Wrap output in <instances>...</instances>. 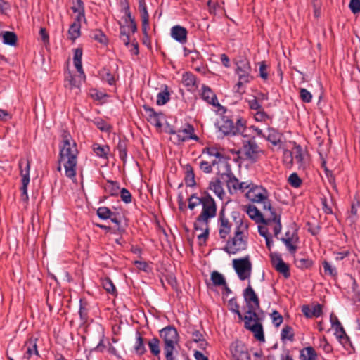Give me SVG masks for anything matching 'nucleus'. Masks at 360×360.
<instances>
[{"label":"nucleus","mask_w":360,"mask_h":360,"mask_svg":"<svg viewBox=\"0 0 360 360\" xmlns=\"http://www.w3.org/2000/svg\"><path fill=\"white\" fill-rule=\"evenodd\" d=\"M247 198L253 202L261 203L262 210L269 220H277L278 224L274 227V233L276 237L281 233L282 225L281 222V213L271 206V201L269 199V192L262 186L252 184L250 188L245 194Z\"/></svg>","instance_id":"1"},{"label":"nucleus","mask_w":360,"mask_h":360,"mask_svg":"<svg viewBox=\"0 0 360 360\" xmlns=\"http://www.w3.org/2000/svg\"><path fill=\"white\" fill-rule=\"evenodd\" d=\"M202 98L207 103L212 105L213 106H220L218 102L216 94L212 91V89L207 86H202Z\"/></svg>","instance_id":"24"},{"label":"nucleus","mask_w":360,"mask_h":360,"mask_svg":"<svg viewBox=\"0 0 360 360\" xmlns=\"http://www.w3.org/2000/svg\"><path fill=\"white\" fill-rule=\"evenodd\" d=\"M81 25L77 22H72L68 30V38L72 41L77 39L81 34Z\"/></svg>","instance_id":"35"},{"label":"nucleus","mask_w":360,"mask_h":360,"mask_svg":"<svg viewBox=\"0 0 360 360\" xmlns=\"http://www.w3.org/2000/svg\"><path fill=\"white\" fill-rule=\"evenodd\" d=\"M199 167L205 173L209 174L212 171V167L208 160H202L199 164Z\"/></svg>","instance_id":"62"},{"label":"nucleus","mask_w":360,"mask_h":360,"mask_svg":"<svg viewBox=\"0 0 360 360\" xmlns=\"http://www.w3.org/2000/svg\"><path fill=\"white\" fill-rule=\"evenodd\" d=\"M292 157L299 169H304L307 164V160L300 146L296 145L292 149Z\"/></svg>","instance_id":"21"},{"label":"nucleus","mask_w":360,"mask_h":360,"mask_svg":"<svg viewBox=\"0 0 360 360\" xmlns=\"http://www.w3.org/2000/svg\"><path fill=\"white\" fill-rule=\"evenodd\" d=\"M149 349L153 355L158 356L160 353V340L157 338H153L148 342Z\"/></svg>","instance_id":"39"},{"label":"nucleus","mask_w":360,"mask_h":360,"mask_svg":"<svg viewBox=\"0 0 360 360\" xmlns=\"http://www.w3.org/2000/svg\"><path fill=\"white\" fill-rule=\"evenodd\" d=\"M255 119L257 122H266L270 119V117L264 111L263 109L257 111L255 114Z\"/></svg>","instance_id":"63"},{"label":"nucleus","mask_w":360,"mask_h":360,"mask_svg":"<svg viewBox=\"0 0 360 360\" xmlns=\"http://www.w3.org/2000/svg\"><path fill=\"white\" fill-rule=\"evenodd\" d=\"M302 312L307 318L319 317L322 314V306L319 304L312 305H304Z\"/></svg>","instance_id":"23"},{"label":"nucleus","mask_w":360,"mask_h":360,"mask_svg":"<svg viewBox=\"0 0 360 360\" xmlns=\"http://www.w3.org/2000/svg\"><path fill=\"white\" fill-rule=\"evenodd\" d=\"M202 211L199 214L202 217L210 219L216 216L217 205L214 200L207 193L204 194V200L202 203Z\"/></svg>","instance_id":"14"},{"label":"nucleus","mask_w":360,"mask_h":360,"mask_svg":"<svg viewBox=\"0 0 360 360\" xmlns=\"http://www.w3.org/2000/svg\"><path fill=\"white\" fill-rule=\"evenodd\" d=\"M220 131L225 135H238L246 136L244 134L245 130L243 121L240 119L237 120L236 125L231 120L226 119L223 121L222 124L219 127Z\"/></svg>","instance_id":"11"},{"label":"nucleus","mask_w":360,"mask_h":360,"mask_svg":"<svg viewBox=\"0 0 360 360\" xmlns=\"http://www.w3.org/2000/svg\"><path fill=\"white\" fill-rule=\"evenodd\" d=\"M91 38L102 44H106L108 39L105 34L101 30H96L91 34Z\"/></svg>","instance_id":"50"},{"label":"nucleus","mask_w":360,"mask_h":360,"mask_svg":"<svg viewBox=\"0 0 360 360\" xmlns=\"http://www.w3.org/2000/svg\"><path fill=\"white\" fill-rule=\"evenodd\" d=\"M169 100V94L167 90H165L158 94L156 103L158 105H162L167 103Z\"/></svg>","instance_id":"52"},{"label":"nucleus","mask_w":360,"mask_h":360,"mask_svg":"<svg viewBox=\"0 0 360 360\" xmlns=\"http://www.w3.org/2000/svg\"><path fill=\"white\" fill-rule=\"evenodd\" d=\"M240 153L244 159L251 162H255L263 153V150L257 145L255 137H251L243 141V146Z\"/></svg>","instance_id":"6"},{"label":"nucleus","mask_w":360,"mask_h":360,"mask_svg":"<svg viewBox=\"0 0 360 360\" xmlns=\"http://www.w3.org/2000/svg\"><path fill=\"white\" fill-rule=\"evenodd\" d=\"M232 264L235 271L240 280L244 281L250 277L252 265L249 255L241 258L233 259Z\"/></svg>","instance_id":"8"},{"label":"nucleus","mask_w":360,"mask_h":360,"mask_svg":"<svg viewBox=\"0 0 360 360\" xmlns=\"http://www.w3.org/2000/svg\"><path fill=\"white\" fill-rule=\"evenodd\" d=\"M160 336L164 342L163 350L165 360H175L174 351L179 342V334L176 329L168 326L160 331Z\"/></svg>","instance_id":"4"},{"label":"nucleus","mask_w":360,"mask_h":360,"mask_svg":"<svg viewBox=\"0 0 360 360\" xmlns=\"http://www.w3.org/2000/svg\"><path fill=\"white\" fill-rule=\"evenodd\" d=\"M82 49L77 48L75 50L74 53V65L77 70V71L80 73H84L82 65Z\"/></svg>","instance_id":"37"},{"label":"nucleus","mask_w":360,"mask_h":360,"mask_svg":"<svg viewBox=\"0 0 360 360\" xmlns=\"http://www.w3.org/2000/svg\"><path fill=\"white\" fill-rule=\"evenodd\" d=\"M231 223L224 216V210H221L219 219V235L221 238H226L231 232Z\"/></svg>","instance_id":"19"},{"label":"nucleus","mask_w":360,"mask_h":360,"mask_svg":"<svg viewBox=\"0 0 360 360\" xmlns=\"http://www.w3.org/2000/svg\"><path fill=\"white\" fill-rule=\"evenodd\" d=\"M97 215L102 219H110L113 222L118 230H120V216L113 212H112L107 207H101L97 210Z\"/></svg>","instance_id":"18"},{"label":"nucleus","mask_w":360,"mask_h":360,"mask_svg":"<svg viewBox=\"0 0 360 360\" xmlns=\"http://www.w3.org/2000/svg\"><path fill=\"white\" fill-rule=\"evenodd\" d=\"M73 13L84 12V3L82 0H73V5L71 7Z\"/></svg>","instance_id":"58"},{"label":"nucleus","mask_w":360,"mask_h":360,"mask_svg":"<svg viewBox=\"0 0 360 360\" xmlns=\"http://www.w3.org/2000/svg\"><path fill=\"white\" fill-rule=\"evenodd\" d=\"M285 236H286L285 238H282L281 240L285 245V246L287 247L288 250H289V252L290 253H292V254L295 253V252L297 251V247L295 245V243L297 242L298 238H296L295 239L293 236H290L289 232L286 233Z\"/></svg>","instance_id":"29"},{"label":"nucleus","mask_w":360,"mask_h":360,"mask_svg":"<svg viewBox=\"0 0 360 360\" xmlns=\"http://www.w3.org/2000/svg\"><path fill=\"white\" fill-rule=\"evenodd\" d=\"M221 178L226 181V186L231 193L238 191L239 181L231 173L221 174Z\"/></svg>","instance_id":"25"},{"label":"nucleus","mask_w":360,"mask_h":360,"mask_svg":"<svg viewBox=\"0 0 360 360\" xmlns=\"http://www.w3.org/2000/svg\"><path fill=\"white\" fill-rule=\"evenodd\" d=\"M78 150L69 134H64L59 153V163L65 168V176L72 180L76 176Z\"/></svg>","instance_id":"2"},{"label":"nucleus","mask_w":360,"mask_h":360,"mask_svg":"<svg viewBox=\"0 0 360 360\" xmlns=\"http://www.w3.org/2000/svg\"><path fill=\"white\" fill-rule=\"evenodd\" d=\"M282 340H289L292 341L294 339V333L292 327L285 326L281 330V333Z\"/></svg>","instance_id":"51"},{"label":"nucleus","mask_w":360,"mask_h":360,"mask_svg":"<svg viewBox=\"0 0 360 360\" xmlns=\"http://www.w3.org/2000/svg\"><path fill=\"white\" fill-rule=\"evenodd\" d=\"M295 266L301 269H305L310 268L313 262L308 258H296L295 259Z\"/></svg>","instance_id":"44"},{"label":"nucleus","mask_w":360,"mask_h":360,"mask_svg":"<svg viewBox=\"0 0 360 360\" xmlns=\"http://www.w3.org/2000/svg\"><path fill=\"white\" fill-rule=\"evenodd\" d=\"M94 153L101 158H105L109 150L108 146L94 144L93 146Z\"/></svg>","instance_id":"55"},{"label":"nucleus","mask_w":360,"mask_h":360,"mask_svg":"<svg viewBox=\"0 0 360 360\" xmlns=\"http://www.w3.org/2000/svg\"><path fill=\"white\" fill-rule=\"evenodd\" d=\"M100 75L102 79L107 82L110 85H112L115 83V77L108 69H102L100 72Z\"/></svg>","instance_id":"49"},{"label":"nucleus","mask_w":360,"mask_h":360,"mask_svg":"<svg viewBox=\"0 0 360 360\" xmlns=\"http://www.w3.org/2000/svg\"><path fill=\"white\" fill-rule=\"evenodd\" d=\"M3 42L5 44L15 46L18 41V37L13 32L6 31L2 33Z\"/></svg>","instance_id":"31"},{"label":"nucleus","mask_w":360,"mask_h":360,"mask_svg":"<svg viewBox=\"0 0 360 360\" xmlns=\"http://www.w3.org/2000/svg\"><path fill=\"white\" fill-rule=\"evenodd\" d=\"M274 146H280L281 143L282 134L274 128H268L267 134L265 137Z\"/></svg>","instance_id":"27"},{"label":"nucleus","mask_w":360,"mask_h":360,"mask_svg":"<svg viewBox=\"0 0 360 360\" xmlns=\"http://www.w3.org/2000/svg\"><path fill=\"white\" fill-rule=\"evenodd\" d=\"M120 158L124 163L127 155V143L126 141L120 140L116 148Z\"/></svg>","instance_id":"36"},{"label":"nucleus","mask_w":360,"mask_h":360,"mask_svg":"<svg viewBox=\"0 0 360 360\" xmlns=\"http://www.w3.org/2000/svg\"><path fill=\"white\" fill-rule=\"evenodd\" d=\"M236 227L233 236L226 242L224 250L229 255H236L248 248V225L241 219L236 221Z\"/></svg>","instance_id":"3"},{"label":"nucleus","mask_w":360,"mask_h":360,"mask_svg":"<svg viewBox=\"0 0 360 360\" xmlns=\"http://www.w3.org/2000/svg\"><path fill=\"white\" fill-rule=\"evenodd\" d=\"M271 317L272 319L273 323L275 325V326L278 327L283 322V316L281 315V314L277 311H274L271 314Z\"/></svg>","instance_id":"59"},{"label":"nucleus","mask_w":360,"mask_h":360,"mask_svg":"<svg viewBox=\"0 0 360 360\" xmlns=\"http://www.w3.org/2000/svg\"><path fill=\"white\" fill-rule=\"evenodd\" d=\"M204 200V195L201 197L197 196L196 194H193L188 198V207L193 210L197 206L202 205V201Z\"/></svg>","instance_id":"43"},{"label":"nucleus","mask_w":360,"mask_h":360,"mask_svg":"<svg viewBox=\"0 0 360 360\" xmlns=\"http://www.w3.org/2000/svg\"><path fill=\"white\" fill-rule=\"evenodd\" d=\"M209 188L212 190L219 199H224L226 193L219 179L217 178L211 181L209 184Z\"/></svg>","instance_id":"26"},{"label":"nucleus","mask_w":360,"mask_h":360,"mask_svg":"<svg viewBox=\"0 0 360 360\" xmlns=\"http://www.w3.org/2000/svg\"><path fill=\"white\" fill-rule=\"evenodd\" d=\"M236 72L238 75V82L236 85V92L243 94L245 92L243 86L250 83L253 79L250 75L252 69L249 61L246 58L239 60L236 63Z\"/></svg>","instance_id":"5"},{"label":"nucleus","mask_w":360,"mask_h":360,"mask_svg":"<svg viewBox=\"0 0 360 360\" xmlns=\"http://www.w3.org/2000/svg\"><path fill=\"white\" fill-rule=\"evenodd\" d=\"M102 285L103 288L109 293L114 294L116 291L115 286L109 278L102 279Z\"/></svg>","instance_id":"54"},{"label":"nucleus","mask_w":360,"mask_h":360,"mask_svg":"<svg viewBox=\"0 0 360 360\" xmlns=\"http://www.w3.org/2000/svg\"><path fill=\"white\" fill-rule=\"evenodd\" d=\"M122 11L124 13V16L122 18V24L125 25L127 27L134 21V18L131 17L129 6V5H126L122 9Z\"/></svg>","instance_id":"45"},{"label":"nucleus","mask_w":360,"mask_h":360,"mask_svg":"<svg viewBox=\"0 0 360 360\" xmlns=\"http://www.w3.org/2000/svg\"><path fill=\"white\" fill-rule=\"evenodd\" d=\"M191 338L193 342L198 343V347L201 349H205L207 346V342L203 338V335L198 330H194L192 332Z\"/></svg>","instance_id":"34"},{"label":"nucleus","mask_w":360,"mask_h":360,"mask_svg":"<svg viewBox=\"0 0 360 360\" xmlns=\"http://www.w3.org/2000/svg\"><path fill=\"white\" fill-rule=\"evenodd\" d=\"M349 8L354 14L360 12V0H350Z\"/></svg>","instance_id":"64"},{"label":"nucleus","mask_w":360,"mask_h":360,"mask_svg":"<svg viewBox=\"0 0 360 360\" xmlns=\"http://www.w3.org/2000/svg\"><path fill=\"white\" fill-rule=\"evenodd\" d=\"M330 321L331 323L332 328L335 330V335L340 341H342L344 339H348L340 321L333 313L330 316Z\"/></svg>","instance_id":"20"},{"label":"nucleus","mask_w":360,"mask_h":360,"mask_svg":"<svg viewBox=\"0 0 360 360\" xmlns=\"http://www.w3.org/2000/svg\"><path fill=\"white\" fill-rule=\"evenodd\" d=\"M139 10L141 13L143 30L146 31V29L149 25V15L148 13L146 4L144 0H139Z\"/></svg>","instance_id":"28"},{"label":"nucleus","mask_w":360,"mask_h":360,"mask_svg":"<svg viewBox=\"0 0 360 360\" xmlns=\"http://www.w3.org/2000/svg\"><path fill=\"white\" fill-rule=\"evenodd\" d=\"M185 183L187 186L190 187L195 185V174L191 166H188L187 167Z\"/></svg>","instance_id":"48"},{"label":"nucleus","mask_w":360,"mask_h":360,"mask_svg":"<svg viewBox=\"0 0 360 360\" xmlns=\"http://www.w3.org/2000/svg\"><path fill=\"white\" fill-rule=\"evenodd\" d=\"M105 190L110 195H117L120 191V186L116 181H108L105 186Z\"/></svg>","instance_id":"38"},{"label":"nucleus","mask_w":360,"mask_h":360,"mask_svg":"<svg viewBox=\"0 0 360 360\" xmlns=\"http://www.w3.org/2000/svg\"><path fill=\"white\" fill-rule=\"evenodd\" d=\"M245 328L250 330L258 341H265L263 327L257 314H255V316L245 315Z\"/></svg>","instance_id":"10"},{"label":"nucleus","mask_w":360,"mask_h":360,"mask_svg":"<svg viewBox=\"0 0 360 360\" xmlns=\"http://www.w3.org/2000/svg\"><path fill=\"white\" fill-rule=\"evenodd\" d=\"M37 342V339L32 337L25 342L22 347V349L25 350L23 359L30 360L34 356H39Z\"/></svg>","instance_id":"17"},{"label":"nucleus","mask_w":360,"mask_h":360,"mask_svg":"<svg viewBox=\"0 0 360 360\" xmlns=\"http://www.w3.org/2000/svg\"><path fill=\"white\" fill-rule=\"evenodd\" d=\"M209 220L207 218L202 217L198 215L194 223L195 233L201 231V233H198V239L199 240V245H203L209 236Z\"/></svg>","instance_id":"13"},{"label":"nucleus","mask_w":360,"mask_h":360,"mask_svg":"<svg viewBox=\"0 0 360 360\" xmlns=\"http://www.w3.org/2000/svg\"><path fill=\"white\" fill-rule=\"evenodd\" d=\"M134 349L135 353L139 356L143 355L146 352L143 338L141 336L139 332L136 333Z\"/></svg>","instance_id":"32"},{"label":"nucleus","mask_w":360,"mask_h":360,"mask_svg":"<svg viewBox=\"0 0 360 360\" xmlns=\"http://www.w3.org/2000/svg\"><path fill=\"white\" fill-rule=\"evenodd\" d=\"M360 206V201L357 200L356 202H352L350 210L349 219L352 221H354L357 217L358 209Z\"/></svg>","instance_id":"56"},{"label":"nucleus","mask_w":360,"mask_h":360,"mask_svg":"<svg viewBox=\"0 0 360 360\" xmlns=\"http://www.w3.org/2000/svg\"><path fill=\"white\" fill-rule=\"evenodd\" d=\"M300 96L303 102L309 103L311 101L312 95L306 89L301 88L300 90Z\"/></svg>","instance_id":"60"},{"label":"nucleus","mask_w":360,"mask_h":360,"mask_svg":"<svg viewBox=\"0 0 360 360\" xmlns=\"http://www.w3.org/2000/svg\"><path fill=\"white\" fill-rule=\"evenodd\" d=\"M274 268L286 278L290 276L289 266L283 261H280Z\"/></svg>","instance_id":"46"},{"label":"nucleus","mask_w":360,"mask_h":360,"mask_svg":"<svg viewBox=\"0 0 360 360\" xmlns=\"http://www.w3.org/2000/svg\"><path fill=\"white\" fill-rule=\"evenodd\" d=\"M247 213L249 215V217L251 219H254L257 223L261 222L269 226L271 225L272 224H274V227H276V226L278 224L277 220H269L268 217L265 215L264 212L263 211V213H262L254 205H249L248 207Z\"/></svg>","instance_id":"16"},{"label":"nucleus","mask_w":360,"mask_h":360,"mask_svg":"<svg viewBox=\"0 0 360 360\" xmlns=\"http://www.w3.org/2000/svg\"><path fill=\"white\" fill-rule=\"evenodd\" d=\"M202 153L208 155L209 158H219V160L224 158V155L215 147H207L203 149Z\"/></svg>","instance_id":"40"},{"label":"nucleus","mask_w":360,"mask_h":360,"mask_svg":"<svg viewBox=\"0 0 360 360\" xmlns=\"http://www.w3.org/2000/svg\"><path fill=\"white\" fill-rule=\"evenodd\" d=\"M187 30L180 25H175L171 29V36L179 43L184 44L187 41Z\"/></svg>","instance_id":"22"},{"label":"nucleus","mask_w":360,"mask_h":360,"mask_svg":"<svg viewBox=\"0 0 360 360\" xmlns=\"http://www.w3.org/2000/svg\"><path fill=\"white\" fill-rule=\"evenodd\" d=\"M248 103L249 108L252 110L259 111L262 109L259 101L257 98V97L253 96V98L250 99Z\"/></svg>","instance_id":"61"},{"label":"nucleus","mask_w":360,"mask_h":360,"mask_svg":"<svg viewBox=\"0 0 360 360\" xmlns=\"http://www.w3.org/2000/svg\"><path fill=\"white\" fill-rule=\"evenodd\" d=\"M324 273L333 278H335L338 276V271L335 266H332L328 262L323 261L322 263Z\"/></svg>","instance_id":"47"},{"label":"nucleus","mask_w":360,"mask_h":360,"mask_svg":"<svg viewBox=\"0 0 360 360\" xmlns=\"http://www.w3.org/2000/svg\"><path fill=\"white\" fill-rule=\"evenodd\" d=\"M19 168L20 173L22 177L21 180V195L20 198L25 202L28 201L29 197L27 194V186L30 184V162L28 159L21 158L19 160Z\"/></svg>","instance_id":"7"},{"label":"nucleus","mask_w":360,"mask_h":360,"mask_svg":"<svg viewBox=\"0 0 360 360\" xmlns=\"http://www.w3.org/2000/svg\"><path fill=\"white\" fill-rule=\"evenodd\" d=\"M182 83L188 90H192L195 86L196 78L192 73L185 72L182 76Z\"/></svg>","instance_id":"33"},{"label":"nucleus","mask_w":360,"mask_h":360,"mask_svg":"<svg viewBox=\"0 0 360 360\" xmlns=\"http://www.w3.org/2000/svg\"><path fill=\"white\" fill-rule=\"evenodd\" d=\"M230 351L231 353V360H250V354L241 342L235 341L231 343L230 346Z\"/></svg>","instance_id":"15"},{"label":"nucleus","mask_w":360,"mask_h":360,"mask_svg":"<svg viewBox=\"0 0 360 360\" xmlns=\"http://www.w3.org/2000/svg\"><path fill=\"white\" fill-rule=\"evenodd\" d=\"M301 360H316L317 353L312 347H307L300 350Z\"/></svg>","instance_id":"30"},{"label":"nucleus","mask_w":360,"mask_h":360,"mask_svg":"<svg viewBox=\"0 0 360 360\" xmlns=\"http://www.w3.org/2000/svg\"><path fill=\"white\" fill-rule=\"evenodd\" d=\"M119 25L120 29V38L126 46H128L130 41L128 27L122 22H119Z\"/></svg>","instance_id":"41"},{"label":"nucleus","mask_w":360,"mask_h":360,"mask_svg":"<svg viewBox=\"0 0 360 360\" xmlns=\"http://www.w3.org/2000/svg\"><path fill=\"white\" fill-rule=\"evenodd\" d=\"M243 295L248 307L245 315L255 316V314H257V311L260 309L259 300L250 285L243 290Z\"/></svg>","instance_id":"9"},{"label":"nucleus","mask_w":360,"mask_h":360,"mask_svg":"<svg viewBox=\"0 0 360 360\" xmlns=\"http://www.w3.org/2000/svg\"><path fill=\"white\" fill-rule=\"evenodd\" d=\"M211 281L214 286L225 285L226 284L224 276L216 271L211 274Z\"/></svg>","instance_id":"42"},{"label":"nucleus","mask_w":360,"mask_h":360,"mask_svg":"<svg viewBox=\"0 0 360 360\" xmlns=\"http://www.w3.org/2000/svg\"><path fill=\"white\" fill-rule=\"evenodd\" d=\"M169 134L173 136L174 141L177 143L185 142L190 139L198 140V137L194 134V128L191 124H187L183 129L171 130Z\"/></svg>","instance_id":"12"},{"label":"nucleus","mask_w":360,"mask_h":360,"mask_svg":"<svg viewBox=\"0 0 360 360\" xmlns=\"http://www.w3.org/2000/svg\"><path fill=\"white\" fill-rule=\"evenodd\" d=\"M94 124L102 131L108 132L111 130V126L103 120H98Z\"/></svg>","instance_id":"57"},{"label":"nucleus","mask_w":360,"mask_h":360,"mask_svg":"<svg viewBox=\"0 0 360 360\" xmlns=\"http://www.w3.org/2000/svg\"><path fill=\"white\" fill-rule=\"evenodd\" d=\"M289 184L294 188H300L302 184V180L299 177L297 173H292L288 177Z\"/></svg>","instance_id":"53"}]
</instances>
